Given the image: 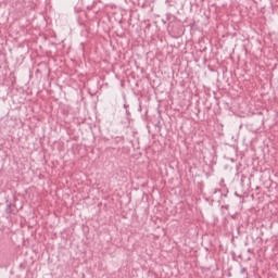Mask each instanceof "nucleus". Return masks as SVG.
<instances>
[{
	"label": "nucleus",
	"instance_id": "obj_7",
	"mask_svg": "<svg viewBox=\"0 0 278 278\" xmlns=\"http://www.w3.org/2000/svg\"><path fill=\"white\" fill-rule=\"evenodd\" d=\"M225 208H229V206H225Z\"/></svg>",
	"mask_w": 278,
	"mask_h": 278
},
{
	"label": "nucleus",
	"instance_id": "obj_4",
	"mask_svg": "<svg viewBox=\"0 0 278 278\" xmlns=\"http://www.w3.org/2000/svg\"><path fill=\"white\" fill-rule=\"evenodd\" d=\"M217 192H222L220 189H214L213 193L216 194Z\"/></svg>",
	"mask_w": 278,
	"mask_h": 278
},
{
	"label": "nucleus",
	"instance_id": "obj_3",
	"mask_svg": "<svg viewBox=\"0 0 278 278\" xmlns=\"http://www.w3.org/2000/svg\"><path fill=\"white\" fill-rule=\"evenodd\" d=\"M155 127H157L159 129H161V128H162L161 122H157V123L155 124Z\"/></svg>",
	"mask_w": 278,
	"mask_h": 278
},
{
	"label": "nucleus",
	"instance_id": "obj_6",
	"mask_svg": "<svg viewBox=\"0 0 278 278\" xmlns=\"http://www.w3.org/2000/svg\"><path fill=\"white\" fill-rule=\"evenodd\" d=\"M126 114H127V115H129V112H128V111H126Z\"/></svg>",
	"mask_w": 278,
	"mask_h": 278
},
{
	"label": "nucleus",
	"instance_id": "obj_1",
	"mask_svg": "<svg viewBox=\"0 0 278 278\" xmlns=\"http://www.w3.org/2000/svg\"><path fill=\"white\" fill-rule=\"evenodd\" d=\"M7 214H13L16 215L18 213V210L16 208V205L14 203L9 202V200H7Z\"/></svg>",
	"mask_w": 278,
	"mask_h": 278
},
{
	"label": "nucleus",
	"instance_id": "obj_5",
	"mask_svg": "<svg viewBox=\"0 0 278 278\" xmlns=\"http://www.w3.org/2000/svg\"><path fill=\"white\" fill-rule=\"evenodd\" d=\"M124 108H125V109H127V105H126V104H124Z\"/></svg>",
	"mask_w": 278,
	"mask_h": 278
},
{
	"label": "nucleus",
	"instance_id": "obj_2",
	"mask_svg": "<svg viewBox=\"0 0 278 278\" xmlns=\"http://www.w3.org/2000/svg\"><path fill=\"white\" fill-rule=\"evenodd\" d=\"M240 274H245L247 277L249 276L247 268H244L242 266H241V269H240Z\"/></svg>",
	"mask_w": 278,
	"mask_h": 278
}]
</instances>
